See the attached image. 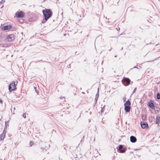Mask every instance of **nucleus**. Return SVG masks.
<instances>
[{
	"label": "nucleus",
	"instance_id": "1",
	"mask_svg": "<svg viewBox=\"0 0 160 160\" xmlns=\"http://www.w3.org/2000/svg\"><path fill=\"white\" fill-rule=\"evenodd\" d=\"M42 12L44 18H46V19H48L52 15V13L50 9H45Z\"/></svg>",
	"mask_w": 160,
	"mask_h": 160
},
{
	"label": "nucleus",
	"instance_id": "2",
	"mask_svg": "<svg viewBox=\"0 0 160 160\" xmlns=\"http://www.w3.org/2000/svg\"><path fill=\"white\" fill-rule=\"evenodd\" d=\"M15 84L14 82H12L9 86V92H11L15 90Z\"/></svg>",
	"mask_w": 160,
	"mask_h": 160
},
{
	"label": "nucleus",
	"instance_id": "3",
	"mask_svg": "<svg viewBox=\"0 0 160 160\" xmlns=\"http://www.w3.org/2000/svg\"><path fill=\"white\" fill-rule=\"evenodd\" d=\"M122 82L123 83V84L127 86L130 83V80L128 78H125L122 80Z\"/></svg>",
	"mask_w": 160,
	"mask_h": 160
},
{
	"label": "nucleus",
	"instance_id": "4",
	"mask_svg": "<svg viewBox=\"0 0 160 160\" xmlns=\"http://www.w3.org/2000/svg\"><path fill=\"white\" fill-rule=\"evenodd\" d=\"M24 12L22 11H20L18 12H16L15 14L17 18H22L24 16Z\"/></svg>",
	"mask_w": 160,
	"mask_h": 160
},
{
	"label": "nucleus",
	"instance_id": "5",
	"mask_svg": "<svg viewBox=\"0 0 160 160\" xmlns=\"http://www.w3.org/2000/svg\"><path fill=\"white\" fill-rule=\"evenodd\" d=\"M141 125L142 128L143 129H145L148 127V125L147 122H141Z\"/></svg>",
	"mask_w": 160,
	"mask_h": 160
},
{
	"label": "nucleus",
	"instance_id": "6",
	"mask_svg": "<svg viewBox=\"0 0 160 160\" xmlns=\"http://www.w3.org/2000/svg\"><path fill=\"white\" fill-rule=\"evenodd\" d=\"M7 39L9 42H11L14 39V37L13 35H10L7 37Z\"/></svg>",
	"mask_w": 160,
	"mask_h": 160
},
{
	"label": "nucleus",
	"instance_id": "7",
	"mask_svg": "<svg viewBox=\"0 0 160 160\" xmlns=\"http://www.w3.org/2000/svg\"><path fill=\"white\" fill-rule=\"evenodd\" d=\"M123 148V146L122 145H120L119 147L118 150L120 151V152L121 153L124 152L126 150L125 148H124L123 149H122Z\"/></svg>",
	"mask_w": 160,
	"mask_h": 160
},
{
	"label": "nucleus",
	"instance_id": "8",
	"mask_svg": "<svg viewBox=\"0 0 160 160\" xmlns=\"http://www.w3.org/2000/svg\"><path fill=\"white\" fill-rule=\"evenodd\" d=\"M11 28V26L7 25L4 26L2 28V29L4 30H8L10 29Z\"/></svg>",
	"mask_w": 160,
	"mask_h": 160
},
{
	"label": "nucleus",
	"instance_id": "9",
	"mask_svg": "<svg viewBox=\"0 0 160 160\" xmlns=\"http://www.w3.org/2000/svg\"><path fill=\"white\" fill-rule=\"evenodd\" d=\"M130 141L133 143L135 142L136 141L137 139L136 137L133 136H131L130 137Z\"/></svg>",
	"mask_w": 160,
	"mask_h": 160
},
{
	"label": "nucleus",
	"instance_id": "10",
	"mask_svg": "<svg viewBox=\"0 0 160 160\" xmlns=\"http://www.w3.org/2000/svg\"><path fill=\"white\" fill-rule=\"evenodd\" d=\"M156 123L158 124H159L160 122V116L158 115L156 118Z\"/></svg>",
	"mask_w": 160,
	"mask_h": 160
},
{
	"label": "nucleus",
	"instance_id": "11",
	"mask_svg": "<svg viewBox=\"0 0 160 160\" xmlns=\"http://www.w3.org/2000/svg\"><path fill=\"white\" fill-rule=\"evenodd\" d=\"M5 137V133L3 131L2 133L0 135V140H3Z\"/></svg>",
	"mask_w": 160,
	"mask_h": 160
},
{
	"label": "nucleus",
	"instance_id": "12",
	"mask_svg": "<svg viewBox=\"0 0 160 160\" xmlns=\"http://www.w3.org/2000/svg\"><path fill=\"white\" fill-rule=\"evenodd\" d=\"M148 105L152 109H154V104L151 102V101H150L148 102Z\"/></svg>",
	"mask_w": 160,
	"mask_h": 160
},
{
	"label": "nucleus",
	"instance_id": "13",
	"mask_svg": "<svg viewBox=\"0 0 160 160\" xmlns=\"http://www.w3.org/2000/svg\"><path fill=\"white\" fill-rule=\"evenodd\" d=\"M125 110L127 112H129L130 110V106H124Z\"/></svg>",
	"mask_w": 160,
	"mask_h": 160
},
{
	"label": "nucleus",
	"instance_id": "14",
	"mask_svg": "<svg viewBox=\"0 0 160 160\" xmlns=\"http://www.w3.org/2000/svg\"><path fill=\"white\" fill-rule=\"evenodd\" d=\"M130 102L129 100H128L126 101L125 103H124V106H130Z\"/></svg>",
	"mask_w": 160,
	"mask_h": 160
},
{
	"label": "nucleus",
	"instance_id": "15",
	"mask_svg": "<svg viewBox=\"0 0 160 160\" xmlns=\"http://www.w3.org/2000/svg\"><path fill=\"white\" fill-rule=\"evenodd\" d=\"M48 19H47L46 18H44V19L42 21V23H45L48 20Z\"/></svg>",
	"mask_w": 160,
	"mask_h": 160
},
{
	"label": "nucleus",
	"instance_id": "16",
	"mask_svg": "<svg viewBox=\"0 0 160 160\" xmlns=\"http://www.w3.org/2000/svg\"><path fill=\"white\" fill-rule=\"evenodd\" d=\"M157 99H159L160 98V94L158 93L157 94Z\"/></svg>",
	"mask_w": 160,
	"mask_h": 160
},
{
	"label": "nucleus",
	"instance_id": "17",
	"mask_svg": "<svg viewBox=\"0 0 160 160\" xmlns=\"http://www.w3.org/2000/svg\"><path fill=\"white\" fill-rule=\"evenodd\" d=\"M22 117H23L24 118H26V113H23L22 115Z\"/></svg>",
	"mask_w": 160,
	"mask_h": 160
},
{
	"label": "nucleus",
	"instance_id": "18",
	"mask_svg": "<svg viewBox=\"0 0 160 160\" xmlns=\"http://www.w3.org/2000/svg\"><path fill=\"white\" fill-rule=\"evenodd\" d=\"M23 20L22 19H20L19 20V22L21 23L22 22H23Z\"/></svg>",
	"mask_w": 160,
	"mask_h": 160
},
{
	"label": "nucleus",
	"instance_id": "19",
	"mask_svg": "<svg viewBox=\"0 0 160 160\" xmlns=\"http://www.w3.org/2000/svg\"><path fill=\"white\" fill-rule=\"evenodd\" d=\"M4 2H5V1H4V0H2L0 2V3H4Z\"/></svg>",
	"mask_w": 160,
	"mask_h": 160
},
{
	"label": "nucleus",
	"instance_id": "20",
	"mask_svg": "<svg viewBox=\"0 0 160 160\" xmlns=\"http://www.w3.org/2000/svg\"><path fill=\"white\" fill-rule=\"evenodd\" d=\"M137 89V88H135V89H134V90L133 91V93H134L135 92H136V90Z\"/></svg>",
	"mask_w": 160,
	"mask_h": 160
},
{
	"label": "nucleus",
	"instance_id": "21",
	"mask_svg": "<svg viewBox=\"0 0 160 160\" xmlns=\"http://www.w3.org/2000/svg\"><path fill=\"white\" fill-rule=\"evenodd\" d=\"M126 98L125 97H124L123 98V100L124 102L126 100Z\"/></svg>",
	"mask_w": 160,
	"mask_h": 160
},
{
	"label": "nucleus",
	"instance_id": "22",
	"mask_svg": "<svg viewBox=\"0 0 160 160\" xmlns=\"http://www.w3.org/2000/svg\"><path fill=\"white\" fill-rule=\"evenodd\" d=\"M99 88H98V93H97V94H96V96H97L98 95V96H99V94H98V92H99Z\"/></svg>",
	"mask_w": 160,
	"mask_h": 160
},
{
	"label": "nucleus",
	"instance_id": "23",
	"mask_svg": "<svg viewBox=\"0 0 160 160\" xmlns=\"http://www.w3.org/2000/svg\"><path fill=\"white\" fill-rule=\"evenodd\" d=\"M29 144H30V146H31H31H32V142H30Z\"/></svg>",
	"mask_w": 160,
	"mask_h": 160
},
{
	"label": "nucleus",
	"instance_id": "24",
	"mask_svg": "<svg viewBox=\"0 0 160 160\" xmlns=\"http://www.w3.org/2000/svg\"><path fill=\"white\" fill-rule=\"evenodd\" d=\"M2 100L0 98V103H2Z\"/></svg>",
	"mask_w": 160,
	"mask_h": 160
},
{
	"label": "nucleus",
	"instance_id": "25",
	"mask_svg": "<svg viewBox=\"0 0 160 160\" xmlns=\"http://www.w3.org/2000/svg\"><path fill=\"white\" fill-rule=\"evenodd\" d=\"M134 68H138L136 66L134 67Z\"/></svg>",
	"mask_w": 160,
	"mask_h": 160
},
{
	"label": "nucleus",
	"instance_id": "26",
	"mask_svg": "<svg viewBox=\"0 0 160 160\" xmlns=\"http://www.w3.org/2000/svg\"><path fill=\"white\" fill-rule=\"evenodd\" d=\"M117 30H118V28H117Z\"/></svg>",
	"mask_w": 160,
	"mask_h": 160
},
{
	"label": "nucleus",
	"instance_id": "27",
	"mask_svg": "<svg viewBox=\"0 0 160 160\" xmlns=\"http://www.w3.org/2000/svg\"><path fill=\"white\" fill-rule=\"evenodd\" d=\"M117 30H118V28H117Z\"/></svg>",
	"mask_w": 160,
	"mask_h": 160
},
{
	"label": "nucleus",
	"instance_id": "28",
	"mask_svg": "<svg viewBox=\"0 0 160 160\" xmlns=\"http://www.w3.org/2000/svg\"><path fill=\"white\" fill-rule=\"evenodd\" d=\"M44 148H43V149H42V150H43H43H44Z\"/></svg>",
	"mask_w": 160,
	"mask_h": 160
},
{
	"label": "nucleus",
	"instance_id": "29",
	"mask_svg": "<svg viewBox=\"0 0 160 160\" xmlns=\"http://www.w3.org/2000/svg\"><path fill=\"white\" fill-rule=\"evenodd\" d=\"M15 109V108H14V109Z\"/></svg>",
	"mask_w": 160,
	"mask_h": 160
}]
</instances>
